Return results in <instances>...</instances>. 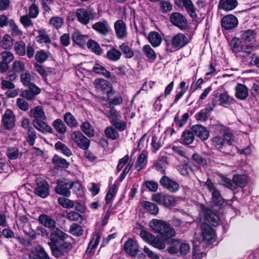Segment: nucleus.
<instances>
[{
    "label": "nucleus",
    "instance_id": "1",
    "mask_svg": "<svg viewBox=\"0 0 259 259\" xmlns=\"http://www.w3.org/2000/svg\"><path fill=\"white\" fill-rule=\"evenodd\" d=\"M149 226L153 232L158 234L156 237L144 230L141 231L140 235L145 241L154 247L162 250L165 247V243L175 244L178 242L172 238L176 235L175 229L165 222L153 219L150 222Z\"/></svg>",
    "mask_w": 259,
    "mask_h": 259
},
{
    "label": "nucleus",
    "instance_id": "2",
    "mask_svg": "<svg viewBox=\"0 0 259 259\" xmlns=\"http://www.w3.org/2000/svg\"><path fill=\"white\" fill-rule=\"evenodd\" d=\"M68 236L58 228L52 231L50 235L51 242L49 245L53 255L61 257L72 248L71 244L67 241Z\"/></svg>",
    "mask_w": 259,
    "mask_h": 259
},
{
    "label": "nucleus",
    "instance_id": "3",
    "mask_svg": "<svg viewBox=\"0 0 259 259\" xmlns=\"http://www.w3.org/2000/svg\"><path fill=\"white\" fill-rule=\"evenodd\" d=\"M215 136L211 140L212 145L218 150L222 151L226 145H232L236 138L231 130L222 124L213 125Z\"/></svg>",
    "mask_w": 259,
    "mask_h": 259
},
{
    "label": "nucleus",
    "instance_id": "4",
    "mask_svg": "<svg viewBox=\"0 0 259 259\" xmlns=\"http://www.w3.org/2000/svg\"><path fill=\"white\" fill-rule=\"evenodd\" d=\"M33 126L39 131L43 133H51L52 128L49 126L44 120L46 116L41 106H36L33 110Z\"/></svg>",
    "mask_w": 259,
    "mask_h": 259
},
{
    "label": "nucleus",
    "instance_id": "5",
    "mask_svg": "<svg viewBox=\"0 0 259 259\" xmlns=\"http://www.w3.org/2000/svg\"><path fill=\"white\" fill-rule=\"evenodd\" d=\"M75 15L77 19L81 24H88L91 20L94 19L95 13L91 8H79L76 10Z\"/></svg>",
    "mask_w": 259,
    "mask_h": 259
},
{
    "label": "nucleus",
    "instance_id": "6",
    "mask_svg": "<svg viewBox=\"0 0 259 259\" xmlns=\"http://www.w3.org/2000/svg\"><path fill=\"white\" fill-rule=\"evenodd\" d=\"M71 182L67 179L59 180L57 182V186L55 190L56 192L66 197H69L70 191L69 189L72 188Z\"/></svg>",
    "mask_w": 259,
    "mask_h": 259
},
{
    "label": "nucleus",
    "instance_id": "7",
    "mask_svg": "<svg viewBox=\"0 0 259 259\" xmlns=\"http://www.w3.org/2000/svg\"><path fill=\"white\" fill-rule=\"evenodd\" d=\"M37 187L35 193L42 198H46L49 195V185L42 178L38 177L35 180Z\"/></svg>",
    "mask_w": 259,
    "mask_h": 259
},
{
    "label": "nucleus",
    "instance_id": "8",
    "mask_svg": "<svg viewBox=\"0 0 259 259\" xmlns=\"http://www.w3.org/2000/svg\"><path fill=\"white\" fill-rule=\"evenodd\" d=\"M71 139L79 148L87 150L90 146V140L83 135L80 132H73L71 135Z\"/></svg>",
    "mask_w": 259,
    "mask_h": 259
},
{
    "label": "nucleus",
    "instance_id": "9",
    "mask_svg": "<svg viewBox=\"0 0 259 259\" xmlns=\"http://www.w3.org/2000/svg\"><path fill=\"white\" fill-rule=\"evenodd\" d=\"M2 121L6 130L12 129L16 122V118L13 112L10 109H7L3 115Z\"/></svg>",
    "mask_w": 259,
    "mask_h": 259
},
{
    "label": "nucleus",
    "instance_id": "10",
    "mask_svg": "<svg viewBox=\"0 0 259 259\" xmlns=\"http://www.w3.org/2000/svg\"><path fill=\"white\" fill-rule=\"evenodd\" d=\"M201 236L206 243L212 244L214 242L215 234L213 229L207 224L201 226Z\"/></svg>",
    "mask_w": 259,
    "mask_h": 259
},
{
    "label": "nucleus",
    "instance_id": "11",
    "mask_svg": "<svg viewBox=\"0 0 259 259\" xmlns=\"http://www.w3.org/2000/svg\"><path fill=\"white\" fill-rule=\"evenodd\" d=\"M160 184L171 192H177L179 188V184L174 180L166 176H163L160 180Z\"/></svg>",
    "mask_w": 259,
    "mask_h": 259
},
{
    "label": "nucleus",
    "instance_id": "12",
    "mask_svg": "<svg viewBox=\"0 0 259 259\" xmlns=\"http://www.w3.org/2000/svg\"><path fill=\"white\" fill-rule=\"evenodd\" d=\"M175 2L178 7L180 8L185 7L188 13L192 18L197 17L195 9L191 0H175Z\"/></svg>",
    "mask_w": 259,
    "mask_h": 259
},
{
    "label": "nucleus",
    "instance_id": "13",
    "mask_svg": "<svg viewBox=\"0 0 259 259\" xmlns=\"http://www.w3.org/2000/svg\"><path fill=\"white\" fill-rule=\"evenodd\" d=\"M11 69L13 73L9 74L7 76L9 79H14L17 74H22L27 71L24 63L20 60H15L12 64Z\"/></svg>",
    "mask_w": 259,
    "mask_h": 259
},
{
    "label": "nucleus",
    "instance_id": "14",
    "mask_svg": "<svg viewBox=\"0 0 259 259\" xmlns=\"http://www.w3.org/2000/svg\"><path fill=\"white\" fill-rule=\"evenodd\" d=\"M114 27L116 35L118 39H123L127 36V28L123 20H118L115 21Z\"/></svg>",
    "mask_w": 259,
    "mask_h": 259
},
{
    "label": "nucleus",
    "instance_id": "15",
    "mask_svg": "<svg viewBox=\"0 0 259 259\" xmlns=\"http://www.w3.org/2000/svg\"><path fill=\"white\" fill-rule=\"evenodd\" d=\"M170 21L175 26L183 29L187 26L186 18L179 13H173L170 16Z\"/></svg>",
    "mask_w": 259,
    "mask_h": 259
},
{
    "label": "nucleus",
    "instance_id": "16",
    "mask_svg": "<svg viewBox=\"0 0 259 259\" xmlns=\"http://www.w3.org/2000/svg\"><path fill=\"white\" fill-rule=\"evenodd\" d=\"M222 25L227 30L236 27L238 24L237 18L233 15H228L222 19Z\"/></svg>",
    "mask_w": 259,
    "mask_h": 259
},
{
    "label": "nucleus",
    "instance_id": "17",
    "mask_svg": "<svg viewBox=\"0 0 259 259\" xmlns=\"http://www.w3.org/2000/svg\"><path fill=\"white\" fill-rule=\"evenodd\" d=\"M124 250L130 255L135 256L139 251L138 243L134 240L130 239L125 242Z\"/></svg>",
    "mask_w": 259,
    "mask_h": 259
},
{
    "label": "nucleus",
    "instance_id": "18",
    "mask_svg": "<svg viewBox=\"0 0 259 259\" xmlns=\"http://www.w3.org/2000/svg\"><path fill=\"white\" fill-rule=\"evenodd\" d=\"M92 28L100 34L106 36L110 30V28L107 21L104 20L95 23L92 25Z\"/></svg>",
    "mask_w": 259,
    "mask_h": 259
},
{
    "label": "nucleus",
    "instance_id": "19",
    "mask_svg": "<svg viewBox=\"0 0 259 259\" xmlns=\"http://www.w3.org/2000/svg\"><path fill=\"white\" fill-rule=\"evenodd\" d=\"M256 32L254 30L248 29L242 32L241 37L244 43L249 44H256Z\"/></svg>",
    "mask_w": 259,
    "mask_h": 259
},
{
    "label": "nucleus",
    "instance_id": "20",
    "mask_svg": "<svg viewBox=\"0 0 259 259\" xmlns=\"http://www.w3.org/2000/svg\"><path fill=\"white\" fill-rule=\"evenodd\" d=\"M27 224H25L24 228V232L25 236L24 237H18L17 240L23 245L27 247L31 246L32 238V230L30 228L29 230H27Z\"/></svg>",
    "mask_w": 259,
    "mask_h": 259
},
{
    "label": "nucleus",
    "instance_id": "21",
    "mask_svg": "<svg viewBox=\"0 0 259 259\" xmlns=\"http://www.w3.org/2000/svg\"><path fill=\"white\" fill-rule=\"evenodd\" d=\"M192 130L195 135L202 140H207L209 136V131L202 125L198 124L193 125Z\"/></svg>",
    "mask_w": 259,
    "mask_h": 259
},
{
    "label": "nucleus",
    "instance_id": "22",
    "mask_svg": "<svg viewBox=\"0 0 259 259\" xmlns=\"http://www.w3.org/2000/svg\"><path fill=\"white\" fill-rule=\"evenodd\" d=\"M203 212L206 220L212 226H217L220 223V220L218 215L214 214L210 209L204 208Z\"/></svg>",
    "mask_w": 259,
    "mask_h": 259
},
{
    "label": "nucleus",
    "instance_id": "23",
    "mask_svg": "<svg viewBox=\"0 0 259 259\" xmlns=\"http://www.w3.org/2000/svg\"><path fill=\"white\" fill-rule=\"evenodd\" d=\"M237 5V0H220L218 8L225 11H230L234 10Z\"/></svg>",
    "mask_w": 259,
    "mask_h": 259
},
{
    "label": "nucleus",
    "instance_id": "24",
    "mask_svg": "<svg viewBox=\"0 0 259 259\" xmlns=\"http://www.w3.org/2000/svg\"><path fill=\"white\" fill-rule=\"evenodd\" d=\"M248 90L243 84L238 83L235 87V97L240 100H244L248 96Z\"/></svg>",
    "mask_w": 259,
    "mask_h": 259
},
{
    "label": "nucleus",
    "instance_id": "25",
    "mask_svg": "<svg viewBox=\"0 0 259 259\" xmlns=\"http://www.w3.org/2000/svg\"><path fill=\"white\" fill-rule=\"evenodd\" d=\"M171 43L176 48H181L188 43V38L183 34L178 33L172 39Z\"/></svg>",
    "mask_w": 259,
    "mask_h": 259
},
{
    "label": "nucleus",
    "instance_id": "26",
    "mask_svg": "<svg viewBox=\"0 0 259 259\" xmlns=\"http://www.w3.org/2000/svg\"><path fill=\"white\" fill-rule=\"evenodd\" d=\"M38 220L41 224L49 228L51 231L57 228L56 227V222L50 216L41 214L39 217Z\"/></svg>",
    "mask_w": 259,
    "mask_h": 259
},
{
    "label": "nucleus",
    "instance_id": "27",
    "mask_svg": "<svg viewBox=\"0 0 259 259\" xmlns=\"http://www.w3.org/2000/svg\"><path fill=\"white\" fill-rule=\"evenodd\" d=\"M148 39L154 48L159 47L161 44L162 38L161 35L156 31H151L148 34Z\"/></svg>",
    "mask_w": 259,
    "mask_h": 259
},
{
    "label": "nucleus",
    "instance_id": "28",
    "mask_svg": "<svg viewBox=\"0 0 259 259\" xmlns=\"http://www.w3.org/2000/svg\"><path fill=\"white\" fill-rule=\"evenodd\" d=\"M147 157L148 153L146 151L143 150L135 163V168L138 171H140L145 167L147 162Z\"/></svg>",
    "mask_w": 259,
    "mask_h": 259
},
{
    "label": "nucleus",
    "instance_id": "29",
    "mask_svg": "<svg viewBox=\"0 0 259 259\" xmlns=\"http://www.w3.org/2000/svg\"><path fill=\"white\" fill-rule=\"evenodd\" d=\"M121 55L122 53L120 51L111 47L107 52L106 58L112 62H116L120 60Z\"/></svg>",
    "mask_w": 259,
    "mask_h": 259
},
{
    "label": "nucleus",
    "instance_id": "30",
    "mask_svg": "<svg viewBox=\"0 0 259 259\" xmlns=\"http://www.w3.org/2000/svg\"><path fill=\"white\" fill-rule=\"evenodd\" d=\"M88 38L87 35H82L79 31H75L72 34L73 42L79 46L84 45Z\"/></svg>",
    "mask_w": 259,
    "mask_h": 259
},
{
    "label": "nucleus",
    "instance_id": "31",
    "mask_svg": "<svg viewBox=\"0 0 259 259\" xmlns=\"http://www.w3.org/2000/svg\"><path fill=\"white\" fill-rule=\"evenodd\" d=\"M64 23V18L59 16H53L50 19L49 21V26L57 30L61 28Z\"/></svg>",
    "mask_w": 259,
    "mask_h": 259
},
{
    "label": "nucleus",
    "instance_id": "32",
    "mask_svg": "<svg viewBox=\"0 0 259 259\" xmlns=\"http://www.w3.org/2000/svg\"><path fill=\"white\" fill-rule=\"evenodd\" d=\"M92 71L96 73L102 74L107 78H115V76H112L109 71L99 63H96L94 65Z\"/></svg>",
    "mask_w": 259,
    "mask_h": 259
},
{
    "label": "nucleus",
    "instance_id": "33",
    "mask_svg": "<svg viewBox=\"0 0 259 259\" xmlns=\"http://www.w3.org/2000/svg\"><path fill=\"white\" fill-rule=\"evenodd\" d=\"M101 238V235L99 233L95 232L93 234V237L89 243L86 252L91 253L92 250L95 249L99 244Z\"/></svg>",
    "mask_w": 259,
    "mask_h": 259
},
{
    "label": "nucleus",
    "instance_id": "34",
    "mask_svg": "<svg viewBox=\"0 0 259 259\" xmlns=\"http://www.w3.org/2000/svg\"><path fill=\"white\" fill-rule=\"evenodd\" d=\"M33 259H50L49 256L44 249L40 245L35 246L33 250Z\"/></svg>",
    "mask_w": 259,
    "mask_h": 259
},
{
    "label": "nucleus",
    "instance_id": "35",
    "mask_svg": "<svg viewBox=\"0 0 259 259\" xmlns=\"http://www.w3.org/2000/svg\"><path fill=\"white\" fill-rule=\"evenodd\" d=\"M108 98L110 103L114 105H118L122 103L123 99L121 95L115 91H111L108 95Z\"/></svg>",
    "mask_w": 259,
    "mask_h": 259
},
{
    "label": "nucleus",
    "instance_id": "36",
    "mask_svg": "<svg viewBox=\"0 0 259 259\" xmlns=\"http://www.w3.org/2000/svg\"><path fill=\"white\" fill-rule=\"evenodd\" d=\"M20 80L23 85L30 88L32 87V78L29 71L27 70L20 75Z\"/></svg>",
    "mask_w": 259,
    "mask_h": 259
},
{
    "label": "nucleus",
    "instance_id": "37",
    "mask_svg": "<svg viewBox=\"0 0 259 259\" xmlns=\"http://www.w3.org/2000/svg\"><path fill=\"white\" fill-rule=\"evenodd\" d=\"M142 51L145 56L150 61L153 62L156 59V54L150 45H144L143 47Z\"/></svg>",
    "mask_w": 259,
    "mask_h": 259
},
{
    "label": "nucleus",
    "instance_id": "38",
    "mask_svg": "<svg viewBox=\"0 0 259 259\" xmlns=\"http://www.w3.org/2000/svg\"><path fill=\"white\" fill-rule=\"evenodd\" d=\"M104 113L106 116L110 119V121L114 120H117L118 118H121V115L120 112L117 111L112 107L109 106L104 110Z\"/></svg>",
    "mask_w": 259,
    "mask_h": 259
},
{
    "label": "nucleus",
    "instance_id": "39",
    "mask_svg": "<svg viewBox=\"0 0 259 259\" xmlns=\"http://www.w3.org/2000/svg\"><path fill=\"white\" fill-rule=\"evenodd\" d=\"M234 184L235 185V189L238 186L242 188H244L247 182V178L245 175H235L233 178Z\"/></svg>",
    "mask_w": 259,
    "mask_h": 259
},
{
    "label": "nucleus",
    "instance_id": "40",
    "mask_svg": "<svg viewBox=\"0 0 259 259\" xmlns=\"http://www.w3.org/2000/svg\"><path fill=\"white\" fill-rule=\"evenodd\" d=\"M13 45L12 37L9 34H5L0 42V47L5 50L11 49Z\"/></svg>",
    "mask_w": 259,
    "mask_h": 259
},
{
    "label": "nucleus",
    "instance_id": "41",
    "mask_svg": "<svg viewBox=\"0 0 259 259\" xmlns=\"http://www.w3.org/2000/svg\"><path fill=\"white\" fill-rule=\"evenodd\" d=\"M55 147L57 150L67 157H69L72 155V153L70 149L61 142H57L55 145Z\"/></svg>",
    "mask_w": 259,
    "mask_h": 259
},
{
    "label": "nucleus",
    "instance_id": "42",
    "mask_svg": "<svg viewBox=\"0 0 259 259\" xmlns=\"http://www.w3.org/2000/svg\"><path fill=\"white\" fill-rule=\"evenodd\" d=\"M119 48L124 54L125 58L130 59L134 56L133 50L127 43H122L119 46Z\"/></svg>",
    "mask_w": 259,
    "mask_h": 259
},
{
    "label": "nucleus",
    "instance_id": "43",
    "mask_svg": "<svg viewBox=\"0 0 259 259\" xmlns=\"http://www.w3.org/2000/svg\"><path fill=\"white\" fill-rule=\"evenodd\" d=\"M194 140V135L192 131L185 130L182 135L181 140L183 144L189 145L193 143Z\"/></svg>",
    "mask_w": 259,
    "mask_h": 259
},
{
    "label": "nucleus",
    "instance_id": "44",
    "mask_svg": "<svg viewBox=\"0 0 259 259\" xmlns=\"http://www.w3.org/2000/svg\"><path fill=\"white\" fill-rule=\"evenodd\" d=\"M38 35L36 37V41L39 44H49L51 42V39L44 30L38 31Z\"/></svg>",
    "mask_w": 259,
    "mask_h": 259
},
{
    "label": "nucleus",
    "instance_id": "45",
    "mask_svg": "<svg viewBox=\"0 0 259 259\" xmlns=\"http://www.w3.org/2000/svg\"><path fill=\"white\" fill-rule=\"evenodd\" d=\"M53 126L59 134L63 135L66 131V126L60 119H56L53 123Z\"/></svg>",
    "mask_w": 259,
    "mask_h": 259
},
{
    "label": "nucleus",
    "instance_id": "46",
    "mask_svg": "<svg viewBox=\"0 0 259 259\" xmlns=\"http://www.w3.org/2000/svg\"><path fill=\"white\" fill-rule=\"evenodd\" d=\"M219 100L222 105H229L233 101V98L231 97L227 92L221 93L219 96Z\"/></svg>",
    "mask_w": 259,
    "mask_h": 259
},
{
    "label": "nucleus",
    "instance_id": "47",
    "mask_svg": "<svg viewBox=\"0 0 259 259\" xmlns=\"http://www.w3.org/2000/svg\"><path fill=\"white\" fill-rule=\"evenodd\" d=\"M64 120L66 124L70 127H75L78 122L75 117L70 112H67L64 116Z\"/></svg>",
    "mask_w": 259,
    "mask_h": 259
},
{
    "label": "nucleus",
    "instance_id": "48",
    "mask_svg": "<svg viewBox=\"0 0 259 259\" xmlns=\"http://www.w3.org/2000/svg\"><path fill=\"white\" fill-rule=\"evenodd\" d=\"M81 129L88 137H92L94 136L95 131L94 127L88 121H85L81 124Z\"/></svg>",
    "mask_w": 259,
    "mask_h": 259
},
{
    "label": "nucleus",
    "instance_id": "49",
    "mask_svg": "<svg viewBox=\"0 0 259 259\" xmlns=\"http://www.w3.org/2000/svg\"><path fill=\"white\" fill-rule=\"evenodd\" d=\"M53 162L56 165L61 168H67L69 166V163L65 159L55 155L53 159Z\"/></svg>",
    "mask_w": 259,
    "mask_h": 259
},
{
    "label": "nucleus",
    "instance_id": "50",
    "mask_svg": "<svg viewBox=\"0 0 259 259\" xmlns=\"http://www.w3.org/2000/svg\"><path fill=\"white\" fill-rule=\"evenodd\" d=\"M10 32L13 37H20L22 35V31L13 19H10Z\"/></svg>",
    "mask_w": 259,
    "mask_h": 259
},
{
    "label": "nucleus",
    "instance_id": "51",
    "mask_svg": "<svg viewBox=\"0 0 259 259\" xmlns=\"http://www.w3.org/2000/svg\"><path fill=\"white\" fill-rule=\"evenodd\" d=\"M50 53L44 50L37 51L35 55V60L39 63H44L48 58Z\"/></svg>",
    "mask_w": 259,
    "mask_h": 259
},
{
    "label": "nucleus",
    "instance_id": "52",
    "mask_svg": "<svg viewBox=\"0 0 259 259\" xmlns=\"http://www.w3.org/2000/svg\"><path fill=\"white\" fill-rule=\"evenodd\" d=\"M105 134L108 138L112 140H116L119 137L118 133L113 127L111 126L106 128Z\"/></svg>",
    "mask_w": 259,
    "mask_h": 259
},
{
    "label": "nucleus",
    "instance_id": "53",
    "mask_svg": "<svg viewBox=\"0 0 259 259\" xmlns=\"http://www.w3.org/2000/svg\"><path fill=\"white\" fill-rule=\"evenodd\" d=\"M143 206L151 213L156 215L158 213L159 209L158 206L151 202L144 201L143 202Z\"/></svg>",
    "mask_w": 259,
    "mask_h": 259
},
{
    "label": "nucleus",
    "instance_id": "54",
    "mask_svg": "<svg viewBox=\"0 0 259 259\" xmlns=\"http://www.w3.org/2000/svg\"><path fill=\"white\" fill-rule=\"evenodd\" d=\"M6 154L10 159H16L19 155V150L17 147H10L7 148Z\"/></svg>",
    "mask_w": 259,
    "mask_h": 259
},
{
    "label": "nucleus",
    "instance_id": "55",
    "mask_svg": "<svg viewBox=\"0 0 259 259\" xmlns=\"http://www.w3.org/2000/svg\"><path fill=\"white\" fill-rule=\"evenodd\" d=\"M14 50L17 55L24 56L26 54V46L25 43L22 41L17 42L14 46Z\"/></svg>",
    "mask_w": 259,
    "mask_h": 259
},
{
    "label": "nucleus",
    "instance_id": "56",
    "mask_svg": "<svg viewBox=\"0 0 259 259\" xmlns=\"http://www.w3.org/2000/svg\"><path fill=\"white\" fill-rule=\"evenodd\" d=\"M230 46L232 51L235 53L240 52L242 49L241 40L236 37L232 39Z\"/></svg>",
    "mask_w": 259,
    "mask_h": 259
},
{
    "label": "nucleus",
    "instance_id": "57",
    "mask_svg": "<svg viewBox=\"0 0 259 259\" xmlns=\"http://www.w3.org/2000/svg\"><path fill=\"white\" fill-rule=\"evenodd\" d=\"M1 61L10 64L14 59V54L8 51L3 52L0 54Z\"/></svg>",
    "mask_w": 259,
    "mask_h": 259
},
{
    "label": "nucleus",
    "instance_id": "58",
    "mask_svg": "<svg viewBox=\"0 0 259 259\" xmlns=\"http://www.w3.org/2000/svg\"><path fill=\"white\" fill-rule=\"evenodd\" d=\"M88 46L97 55H99L102 53V49L99 45L93 40L91 39L88 41Z\"/></svg>",
    "mask_w": 259,
    "mask_h": 259
},
{
    "label": "nucleus",
    "instance_id": "59",
    "mask_svg": "<svg viewBox=\"0 0 259 259\" xmlns=\"http://www.w3.org/2000/svg\"><path fill=\"white\" fill-rule=\"evenodd\" d=\"M111 123L116 130L120 132L123 131L126 127V122L121 120V118L111 121Z\"/></svg>",
    "mask_w": 259,
    "mask_h": 259
},
{
    "label": "nucleus",
    "instance_id": "60",
    "mask_svg": "<svg viewBox=\"0 0 259 259\" xmlns=\"http://www.w3.org/2000/svg\"><path fill=\"white\" fill-rule=\"evenodd\" d=\"M58 202L60 205L66 208H72L75 205L73 201L64 197L59 198Z\"/></svg>",
    "mask_w": 259,
    "mask_h": 259
},
{
    "label": "nucleus",
    "instance_id": "61",
    "mask_svg": "<svg viewBox=\"0 0 259 259\" xmlns=\"http://www.w3.org/2000/svg\"><path fill=\"white\" fill-rule=\"evenodd\" d=\"M212 201L215 205H221L223 203V198H222L220 192L217 190L211 192Z\"/></svg>",
    "mask_w": 259,
    "mask_h": 259
},
{
    "label": "nucleus",
    "instance_id": "62",
    "mask_svg": "<svg viewBox=\"0 0 259 259\" xmlns=\"http://www.w3.org/2000/svg\"><path fill=\"white\" fill-rule=\"evenodd\" d=\"M70 232L73 235L79 236L82 234L83 230L82 227L76 224H72L70 228Z\"/></svg>",
    "mask_w": 259,
    "mask_h": 259
},
{
    "label": "nucleus",
    "instance_id": "63",
    "mask_svg": "<svg viewBox=\"0 0 259 259\" xmlns=\"http://www.w3.org/2000/svg\"><path fill=\"white\" fill-rule=\"evenodd\" d=\"M66 218L71 221H82V217L81 214L75 211L67 213Z\"/></svg>",
    "mask_w": 259,
    "mask_h": 259
},
{
    "label": "nucleus",
    "instance_id": "64",
    "mask_svg": "<svg viewBox=\"0 0 259 259\" xmlns=\"http://www.w3.org/2000/svg\"><path fill=\"white\" fill-rule=\"evenodd\" d=\"M94 84L97 89L101 90H104L106 89L108 86L107 82L103 79H96L94 81Z\"/></svg>",
    "mask_w": 259,
    "mask_h": 259
}]
</instances>
